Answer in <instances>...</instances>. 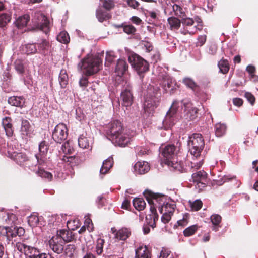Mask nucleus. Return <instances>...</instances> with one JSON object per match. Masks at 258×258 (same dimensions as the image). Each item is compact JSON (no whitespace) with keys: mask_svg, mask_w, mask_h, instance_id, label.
<instances>
[{"mask_svg":"<svg viewBox=\"0 0 258 258\" xmlns=\"http://www.w3.org/2000/svg\"><path fill=\"white\" fill-rule=\"evenodd\" d=\"M171 251L165 248H162L160 253L159 258H167L170 255Z\"/></svg>","mask_w":258,"mask_h":258,"instance_id":"64","label":"nucleus"},{"mask_svg":"<svg viewBox=\"0 0 258 258\" xmlns=\"http://www.w3.org/2000/svg\"><path fill=\"white\" fill-rule=\"evenodd\" d=\"M57 40L63 44H68L70 42V39L67 32L63 31L59 33L57 36Z\"/></svg>","mask_w":258,"mask_h":258,"instance_id":"48","label":"nucleus"},{"mask_svg":"<svg viewBox=\"0 0 258 258\" xmlns=\"http://www.w3.org/2000/svg\"><path fill=\"white\" fill-rule=\"evenodd\" d=\"M184 107V118L188 121L194 120L198 116V109L195 107L193 104L188 101L183 103Z\"/></svg>","mask_w":258,"mask_h":258,"instance_id":"10","label":"nucleus"},{"mask_svg":"<svg viewBox=\"0 0 258 258\" xmlns=\"http://www.w3.org/2000/svg\"><path fill=\"white\" fill-rule=\"evenodd\" d=\"M102 4V7L107 11L113 9L115 6L114 0H100Z\"/></svg>","mask_w":258,"mask_h":258,"instance_id":"50","label":"nucleus"},{"mask_svg":"<svg viewBox=\"0 0 258 258\" xmlns=\"http://www.w3.org/2000/svg\"><path fill=\"white\" fill-rule=\"evenodd\" d=\"M197 230L198 226L197 225H194L184 229L183 232V235L185 237H189L193 235Z\"/></svg>","mask_w":258,"mask_h":258,"instance_id":"53","label":"nucleus"},{"mask_svg":"<svg viewBox=\"0 0 258 258\" xmlns=\"http://www.w3.org/2000/svg\"><path fill=\"white\" fill-rule=\"evenodd\" d=\"M76 246L74 244H68L64 247V255L65 258H73Z\"/></svg>","mask_w":258,"mask_h":258,"instance_id":"40","label":"nucleus"},{"mask_svg":"<svg viewBox=\"0 0 258 258\" xmlns=\"http://www.w3.org/2000/svg\"><path fill=\"white\" fill-rule=\"evenodd\" d=\"M116 135V137H114L111 140L115 144L116 146L120 147H125L130 142L131 137L128 134L127 130L125 128L122 133Z\"/></svg>","mask_w":258,"mask_h":258,"instance_id":"13","label":"nucleus"},{"mask_svg":"<svg viewBox=\"0 0 258 258\" xmlns=\"http://www.w3.org/2000/svg\"><path fill=\"white\" fill-rule=\"evenodd\" d=\"M90 89L95 94L98 95L101 93V88L98 83H93Z\"/></svg>","mask_w":258,"mask_h":258,"instance_id":"63","label":"nucleus"},{"mask_svg":"<svg viewBox=\"0 0 258 258\" xmlns=\"http://www.w3.org/2000/svg\"><path fill=\"white\" fill-rule=\"evenodd\" d=\"M20 133L23 137H31L33 133V128L28 120L22 118Z\"/></svg>","mask_w":258,"mask_h":258,"instance_id":"20","label":"nucleus"},{"mask_svg":"<svg viewBox=\"0 0 258 258\" xmlns=\"http://www.w3.org/2000/svg\"><path fill=\"white\" fill-rule=\"evenodd\" d=\"M96 17L99 22L102 23L111 19V15L101 8H98L96 10Z\"/></svg>","mask_w":258,"mask_h":258,"instance_id":"31","label":"nucleus"},{"mask_svg":"<svg viewBox=\"0 0 258 258\" xmlns=\"http://www.w3.org/2000/svg\"><path fill=\"white\" fill-rule=\"evenodd\" d=\"M25 233V229L22 227L1 226L0 234L6 237L9 241H16L18 238L23 236Z\"/></svg>","mask_w":258,"mask_h":258,"instance_id":"3","label":"nucleus"},{"mask_svg":"<svg viewBox=\"0 0 258 258\" xmlns=\"http://www.w3.org/2000/svg\"><path fill=\"white\" fill-rule=\"evenodd\" d=\"M92 138L88 136L86 133L82 134L78 138V145L82 149H89L91 148L92 144Z\"/></svg>","mask_w":258,"mask_h":258,"instance_id":"21","label":"nucleus"},{"mask_svg":"<svg viewBox=\"0 0 258 258\" xmlns=\"http://www.w3.org/2000/svg\"><path fill=\"white\" fill-rule=\"evenodd\" d=\"M11 20V15L7 13L0 14V27H5Z\"/></svg>","mask_w":258,"mask_h":258,"instance_id":"49","label":"nucleus"},{"mask_svg":"<svg viewBox=\"0 0 258 258\" xmlns=\"http://www.w3.org/2000/svg\"><path fill=\"white\" fill-rule=\"evenodd\" d=\"M150 211L151 214L146 217V221L148 225L154 228L156 227V222L158 220V215L156 208L154 205L150 206Z\"/></svg>","mask_w":258,"mask_h":258,"instance_id":"19","label":"nucleus"},{"mask_svg":"<svg viewBox=\"0 0 258 258\" xmlns=\"http://www.w3.org/2000/svg\"><path fill=\"white\" fill-rule=\"evenodd\" d=\"M226 130L227 126L224 123H218L215 125V132L217 137H220L224 135Z\"/></svg>","mask_w":258,"mask_h":258,"instance_id":"43","label":"nucleus"},{"mask_svg":"<svg viewBox=\"0 0 258 258\" xmlns=\"http://www.w3.org/2000/svg\"><path fill=\"white\" fill-rule=\"evenodd\" d=\"M28 222L31 227H35L39 223L38 217L36 215H31L28 217Z\"/></svg>","mask_w":258,"mask_h":258,"instance_id":"59","label":"nucleus"},{"mask_svg":"<svg viewBox=\"0 0 258 258\" xmlns=\"http://www.w3.org/2000/svg\"><path fill=\"white\" fill-rule=\"evenodd\" d=\"M203 203L200 200H196L191 204V207L192 210L198 211L202 208Z\"/></svg>","mask_w":258,"mask_h":258,"instance_id":"60","label":"nucleus"},{"mask_svg":"<svg viewBox=\"0 0 258 258\" xmlns=\"http://www.w3.org/2000/svg\"><path fill=\"white\" fill-rule=\"evenodd\" d=\"M130 230L127 228H122L117 231L115 238L119 240H125L131 235Z\"/></svg>","mask_w":258,"mask_h":258,"instance_id":"33","label":"nucleus"},{"mask_svg":"<svg viewBox=\"0 0 258 258\" xmlns=\"http://www.w3.org/2000/svg\"><path fill=\"white\" fill-rule=\"evenodd\" d=\"M12 119L9 117H5L2 120V125L8 137H12L14 133V128L12 123Z\"/></svg>","mask_w":258,"mask_h":258,"instance_id":"23","label":"nucleus"},{"mask_svg":"<svg viewBox=\"0 0 258 258\" xmlns=\"http://www.w3.org/2000/svg\"><path fill=\"white\" fill-rule=\"evenodd\" d=\"M218 66L220 70V72L223 74H227L230 69V65L228 61L223 57L218 62Z\"/></svg>","mask_w":258,"mask_h":258,"instance_id":"35","label":"nucleus"},{"mask_svg":"<svg viewBox=\"0 0 258 258\" xmlns=\"http://www.w3.org/2000/svg\"><path fill=\"white\" fill-rule=\"evenodd\" d=\"M113 164L112 159L108 158L105 160L103 162V165L100 169V173L102 174L107 173L108 170L112 167Z\"/></svg>","mask_w":258,"mask_h":258,"instance_id":"42","label":"nucleus"},{"mask_svg":"<svg viewBox=\"0 0 258 258\" xmlns=\"http://www.w3.org/2000/svg\"><path fill=\"white\" fill-rule=\"evenodd\" d=\"M102 59L99 56H91L84 58L79 64L83 73L87 76L96 73L100 70Z\"/></svg>","mask_w":258,"mask_h":258,"instance_id":"1","label":"nucleus"},{"mask_svg":"<svg viewBox=\"0 0 258 258\" xmlns=\"http://www.w3.org/2000/svg\"><path fill=\"white\" fill-rule=\"evenodd\" d=\"M40 251L35 247L29 246L27 248V251L26 255L28 256L29 258H36Z\"/></svg>","mask_w":258,"mask_h":258,"instance_id":"51","label":"nucleus"},{"mask_svg":"<svg viewBox=\"0 0 258 258\" xmlns=\"http://www.w3.org/2000/svg\"><path fill=\"white\" fill-rule=\"evenodd\" d=\"M152 249L142 244L135 250V258H152Z\"/></svg>","mask_w":258,"mask_h":258,"instance_id":"17","label":"nucleus"},{"mask_svg":"<svg viewBox=\"0 0 258 258\" xmlns=\"http://www.w3.org/2000/svg\"><path fill=\"white\" fill-rule=\"evenodd\" d=\"M128 61L132 67L140 75L149 70L148 62L139 55L134 54L128 57Z\"/></svg>","mask_w":258,"mask_h":258,"instance_id":"4","label":"nucleus"},{"mask_svg":"<svg viewBox=\"0 0 258 258\" xmlns=\"http://www.w3.org/2000/svg\"><path fill=\"white\" fill-rule=\"evenodd\" d=\"M22 51L27 55L34 54L37 52L36 44H27L22 47Z\"/></svg>","mask_w":258,"mask_h":258,"instance_id":"37","label":"nucleus"},{"mask_svg":"<svg viewBox=\"0 0 258 258\" xmlns=\"http://www.w3.org/2000/svg\"><path fill=\"white\" fill-rule=\"evenodd\" d=\"M114 59V56L111 52H107L106 55V62L105 65L109 66L113 61Z\"/></svg>","mask_w":258,"mask_h":258,"instance_id":"62","label":"nucleus"},{"mask_svg":"<svg viewBox=\"0 0 258 258\" xmlns=\"http://www.w3.org/2000/svg\"><path fill=\"white\" fill-rule=\"evenodd\" d=\"M172 10L174 13V15L176 16L182 17L185 15L184 12L182 11V8L178 5H173L172 6Z\"/></svg>","mask_w":258,"mask_h":258,"instance_id":"57","label":"nucleus"},{"mask_svg":"<svg viewBox=\"0 0 258 258\" xmlns=\"http://www.w3.org/2000/svg\"><path fill=\"white\" fill-rule=\"evenodd\" d=\"M49 148L48 142L43 140L42 141L39 145V154H35V157L37 161V163L41 165L44 163V158L48 152Z\"/></svg>","mask_w":258,"mask_h":258,"instance_id":"14","label":"nucleus"},{"mask_svg":"<svg viewBox=\"0 0 258 258\" xmlns=\"http://www.w3.org/2000/svg\"><path fill=\"white\" fill-rule=\"evenodd\" d=\"M69 78L67 73V71L64 69H62L59 73V82L62 88H65L68 84Z\"/></svg>","mask_w":258,"mask_h":258,"instance_id":"36","label":"nucleus"},{"mask_svg":"<svg viewBox=\"0 0 258 258\" xmlns=\"http://www.w3.org/2000/svg\"><path fill=\"white\" fill-rule=\"evenodd\" d=\"M177 117L166 113L163 121V126L165 130L171 128L177 121Z\"/></svg>","mask_w":258,"mask_h":258,"instance_id":"28","label":"nucleus"},{"mask_svg":"<svg viewBox=\"0 0 258 258\" xmlns=\"http://www.w3.org/2000/svg\"><path fill=\"white\" fill-rule=\"evenodd\" d=\"M211 221L213 224L212 230L215 231L219 230V228L221 227L220 224L221 222L222 218L218 214H213L210 217Z\"/></svg>","mask_w":258,"mask_h":258,"instance_id":"34","label":"nucleus"},{"mask_svg":"<svg viewBox=\"0 0 258 258\" xmlns=\"http://www.w3.org/2000/svg\"><path fill=\"white\" fill-rule=\"evenodd\" d=\"M14 68L17 72L20 75L23 76L25 72V66L22 59H16L14 63Z\"/></svg>","mask_w":258,"mask_h":258,"instance_id":"39","label":"nucleus"},{"mask_svg":"<svg viewBox=\"0 0 258 258\" xmlns=\"http://www.w3.org/2000/svg\"><path fill=\"white\" fill-rule=\"evenodd\" d=\"M32 22L37 28L45 33L46 34L49 31V21L44 14L40 13H35Z\"/></svg>","mask_w":258,"mask_h":258,"instance_id":"8","label":"nucleus"},{"mask_svg":"<svg viewBox=\"0 0 258 258\" xmlns=\"http://www.w3.org/2000/svg\"><path fill=\"white\" fill-rule=\"evenodd\" d=\"M125 129L123 123L119 120H114L110 122L107 126L106 134L111 140L116 137V135L122 133Z\"/></svg>","mask_w":258,"mask_h":258,"instance_id":"7","label":"nucleus"},{"mask_svg":"<svg viewBox=\"0 0 258 258\" xmlns=\"http://www.w3.org/2000/svg\"><path fill=\"white\" fill-rule=\"evenodd\" d=\"M161 154L165 158V162L168 160L176 159L177 148L173 144H168L163 148Z\"/></svg>","mask_w":258,"mask_h":258,"instance_id":"15","label":"nucleus"},{"mask_svg":"<svg viewBox=\"0 0 258 258\" xmlns=\"http://www.w3.org/2000/svg\"><path fill=\"white\" fill-rule=\"evenodd\" d=\"M144 195L150 206L154 205L156 208L158 204L159 208L160 207V206H162L165 205V197L164 195L154 193L150 190L147 189L144 192Z\"/></svg>","mask_w":258,"mask_h":258,"instance_id":"6","label":"nucleus"},{"mask_svg":"<svg viewBox=\"0 0 258 258\" xmlns=\"http://www.w3.org/2000/svg\"><path fill=\"white\" fill-rule=\"evenodd\" d=\"M36 44L38 47V52L44 55L48 54L51 47L49 41L45 39H41L40 42Z\"/></svg>","mask_w":258,"mask_h":258,"instance_id":"22","label":"nucleus"},{"mask_svg":"<svg viewBox=\"0 0 258 258\" xmlns=\"http://www.w3.org/2000/svg\"><path fill=\"white\" fill-rule=\"evenodd\" d=\"M29 20L30 16L27 14L19 17L16 20L17 26L19 28L26 26Z\"/></svg>","mask_w":258,"mask_h":258,"instance_id":"44","label":"nucleus"},{"mask_svg":"<svg viewBox=\"0 0 258 258\" xmlns=\"http://www.w3.org/2000/svg\"><path fill=\"white\" fill-rule=\"evenodd\" d=\"M188 144L190 147L191 154L196 157H199L205 146L202 135L199 133L192 134L189 137Z\"/></svg>","mask_w":258,"mask_h":258,"instance_id":"2","label":"nucleus"},{"mask_svg":"<svg viewBox=\"0 0 258 258\" xmlns=\"http://www.w3.org/2000/svg\"><path fill=\"white\" fill-rule=\"evenodd\" d=\"M8 103L12 106L22 108L25 103V99L22 96H12L9 98Z\"/></svg>","mask_w":258,"mask_h":258,"instance_id":"27","label":"nucleus"},{"mask_svg":"<svg viewBox=\"0 0 258 258\" xmlns=\"http://www.w3.org/2000/svg\"><path fill=\"white\" fill-rule=\"evenodd\" d=\"M153 90L154 95H149L147 97L144 104L145 111L149 113L153 111L157 107L161 95L160 89L158 87H154Z\"/></svg>","mask_w":258,"mask_h":258,"instance_id":"5","label":"nucleus"},{"mask_svg":"<svg viewBox=\"0 0 258 258\" xmlns=\"http://www.w3.org/2000/svg\"><path fill=\"white\" fill-rule=\"evenodd\" d=\"M167 21L171 30H177L180 27L181 21L176 17H170L168 18Z\"/></svg>","mask_w":258,"mask_h":258,"instance_id":"38","label":"nucleus"},{"mask_svg":"<svg viewBox=\"0 0 258 258\" xmlns=\"http://www.w3.org/2000/svg\"><path fill=\"white\" fill-rule=\"evenodd\" d=\"M2 220L5 224L12 225L17 220L16 215L13 213H4L2 216Z\"/></svg>","mask_w":258,"mask_h":258,"instance_id":"29","label":"nucleus"},{"mask_svg":"<svg viewBox=\"0 0 258 258\" xmlns=\"http://www.w3.org/2000/svg\"><path fill=\"white\" fill-rule=\"evenodd\" d=\"M182 24L185 26L184 28L191 27L194 25L195 21L192 18H186L182 20Z\"/></svg>","mask_w":258,"mask_h":258,"instance_id":"61","label":"nucleus"},{"mask_svg":"<svg viewBox=\"0 0 258 258\" xmlns=\"http://www.w3.org/2000/svg\"><path fill=\"white\" fill-rule=\"evenodd\" d=\"M15 247L18 251L21 252H24L26 255L27 251V248L29 246L21 242H17L15 245Z\"/></svg>","mask_w":258,"mask_h":258,"instance_id":"58","label":"nucleus"},{"mask_svg":"<svg viewBox=\"0 0 258 258\" xmlns=\"http://www.w3.org/2000/svg\"><path fill=\"white\" fill-rule=\"evenodd\" d=\"M55 236H58L61 238V240L64 242V244L73 241L75 239V235L69 230L60 229L58 230Z\"/></svg>","mask_w":258,"mask_h":258,"instance_id":"18","label":"nucleus"},{"mask_svg":"<svg viewBox=\"0 0 258 258\" xmlns=\"http://www.w3.org/2000/svg\"><path fill=\"white\" fill-rule=\"evenodd\" d=\"M49 246L54 252L61 254L64 250V242L58 236H53L48 241Z\"/></svg>","mask_w":258,"mask_h":258,"instance_id":"11","label":"nucleus"},{"mask_svg":"<svg viewBox=\"0 0 258 258\" xmlns=\"http://www.w3.org/2000/svg\"><path fill=\"white\" fill-rule=\"evenodd\" d=\"M183 82L187 87L191 89L194 92H197L200 90L199 86L190 78H186L184 79Z\"/></svg>","mask_w":258,"mask_h":258,"instance_id":"45","label":"nucleus"},{"mask_svg":"<svg viewBox=\"0 0 258 258\" xmlns=\"http://www.w3.org/2000/svg\"><path fill=\"white\" fill-rule=\"evenodd\" d=\"M128 67L127 62L124 60L120 59L117 62L115 72L117 73L118 76H122L127 70Z\"/></svg>","mask_w":258,"mask_h":258,"instance_id":"32","label":"nucleus"},{"mask_svg":"<svg viewBox=\"0 0 258 258\" xmlns=\"http://www.w3.org/2000/svg\"><path fill=\"white\" fill-rule=\"evenodd\" d=\"M7 154L9 158L20 166H24L29 160L28 156L25 153L8 151Z\"/></svg>","mask_w":258,"mask_h":258,"instance_id":"12","label":"nucleus"},{"mask_svg":"<svg viewBox=\"0 0 258 258\" xmlns=\"http://www.w3.org/2000/svg\"><path fill=\"white\" fill-rule=\"evenodd\" d=\"M68 129L65 124L60 123L57 124L52 132L53 140L57 143H63L67 138Z\"/></svg>","mask_w":258,"mask_h":258,"instance_id":"9","label":"nucleus"},{"mask_svg":"<svg viewBox=\"0 0 258 258\" xmlns=\"http://www.w3.org/2000/svg\"><path fill=\"white\" fill-rule=\"evenodd\" d=\"M207 173L204 170H199L192 174L191 179L189 181L196 183L201 181H207Z\"/></svg>","mask_w":258,"mask_h":258,"instance_id":"25","label":"nucleus"},{"mask_svg":"<svg viewBox=\"0 0 258 258\" xmlns=\"http://www.w3.org/2000/svg\"><path fill=\"white\" fill-rule=\"evenodd\" d=\"M165 164L180 173L188 172L187 169L184 168L183 163L181 161L178 162L177 160L174 159L166 161Z\"/></svg>","mask_w":258,"mask_h":258,"instance_id":"26","label":"nucleus"},{"mask_svg":"<svg viewBox=\"0 0 258 258\" xmlns=\"http://www.w3.org/2000/svg\"><path fill=\"white\" fill-rule=\"evenodd\" d=\"M105 241L103 239L98 238L96 241V252L98 255H101L103 251Z\"/></svg>","mask_w":258,"mask_h":258,"instance_id":"56","label":"nucleus"},{"mask_svg":"<svg viewBox=\"0 0 258 258\" xmlns=\"http://www.w3.org/2000/svg\"><path fill=\"white\" fill-rule=\"evenodd\" d=\"M123 31L127 35H134L137 32V29L133 25L125 23Z\"/></svg>","mask_w":258,"mask_h":258,"instance_id":"52","label":"nucleus"},{"mask_svg":"<svg viewBox=\"0 0 258 258\" xmlns=\"http://www.w3.org/2000/svg\"><path fill=\"white\" fill-rule=\"evenodd\" d=\"M202 28L203 25L202 24H197L194 27H188V28H184V30L186 31L185 34H189L190 35H194L196 34L198 30H201Z\"/></svg>","mask_w":258,"mask_h":258,"instance_id":"54","label":"nucleus"},{"mask_svg":"<svg viewBox=\"0 0 258 258\" xmlns=\"http://www.w3.org/2000/svg\"><path fill=\"white\" fill-rule=\"evenodd\" d=\"M35 173L41 178L47 179L49 181H51L53 178V175L51 173L39 168L36 171Z\"/></svg>","mask_w":258,"mask_h":258,"instance_id":"47","label":"nucleus"},{"mask_svg":"<svg viewBox=\"0 0 258 258\" xmlns=\"http://www.w3.org/2000/svg\"><path fill=\"white\" fill-rule=\"evenodd\" d=\"M150 166L145 161L138 162L134 165V170L137 174H143L148 172L150 170Z\"/></svg>","mask_w":258,"mask_h":258,"instance_id":"24","label":"nucleus"},{"mask_svg":"<svg viewBox=\"0 0 258 258\" xmlns=\"http://www.w3.org/2000/svg\"><path fill=\"white\" fill-rule=\"evenodd\" d=\"M174 207V204L166 203L165 205L162 206L161 207H159V210L161 213H162L163 210H164V212L173 215L175 211Z\"/></svg>","mask_w":258,"mask_h":258,"instance_id":"46","label":"nucleus"},{"mask_svg":"<svg viewBox=\"0 0 258 258\" xmlns=\"http://www.w3.org/2000/svg\"><path fill=\"white\" fill-rule=\"evenodd\" d=\"M133 204L135 208L138 210H143L146 207V203L142 198H136L133 201Z\"/></svg>","mask_w":258,"mask_h":258,"instance_id":"41","label":"nucleus"},{"mask_svg":"<svg viewBox=\"0 0 258 258\" xmlns=\"http://www.w3.org/2000/svg\"><path fill=\"white\" fill-rule=\"evenodd\" d=\"M120 100L123 106L129 107L133 103L134 96L132 91L130 87L126 88L121 92L120 94Z\"/></svg>","mask_w":258,"mask_h":258,"instance_id":"16","label":"nucleus"},{"mask_svg":"<svg viewBox=\"0 0 258 258\" xmlns=\"http://www.w3.org/2000/svg\"><path fill=\"white\" fill-rule=\"evenodd\" d=\"M174 84V82L170 77L166 76L163 77L161 86L166 92H168V90L173 91Z\"/></svg>","mask_w":258,"mask_h":258,"instance_id":"30","label":"nucleus"},{"mask_svg":"<svg viewBox=\"0 0 258 258\" xmlns=\"http://www.w3.org/2000/svg\"><path fill=\"white\" fill-rule=\"evenodd\" d=\"M179 108V102L177 101H174L171 106L169 110L167 113L177 117V113Z\"/></svg>","mask_w":258,"mask_h":258,"instance_id":"55","label":"nucleus"}]
</instances>
